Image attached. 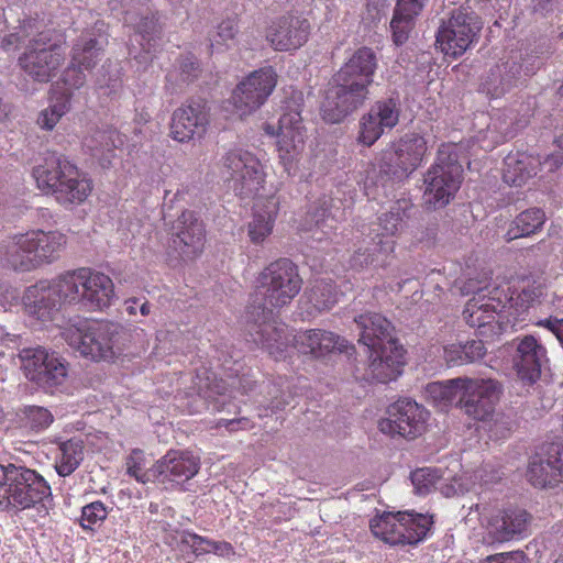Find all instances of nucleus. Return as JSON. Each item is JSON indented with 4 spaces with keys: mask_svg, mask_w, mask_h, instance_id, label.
Here are the masks:
<instances>
[{
    "mask_svg": "<svg viewBox=\"0 0 563 563\" xmlns=\"http://www.w3.org/2000/svg\"><path fill=\"white\" fill-rule=\"evenodd\" d=\"M378 56L368 46H361L345 58L332 75L320 107L327 124H341L352 118L372 98L378 70Z\"/></svg>",
    "mask_w": 563,
    "mask_h": 563,
    "instance_id": "1",
    "label": "nucleus"
},
{
    "mask_svg": "<svg viewBox=\"0 0 563 563\" xmlns=\"http://www.w3.org/2000/svg\"><path fill=\"white\" fill-rule=\"evenodd\" d=\"M424 135L408 131L388 143L380 152L377 164H369L365 170L363 189L368 199L377 200L380 195L401 184L423 164L428 153Z\"/></svg>",
    "mask_w": 563,
    "mask_h": 563,
    "instance_id": "2",
    "label": "nucleus"
},
{
    "mask_svg": "<svg viewBox=\"0 0 563 563\" xmlns=\"http://www.w3.org/2000/svg\"><path fill=\"white\" fill-rule=\"evenodd\" d=\"M302 279L297 265L287 257L271 263L260 274L257 286L246 306L247 320L273 319L275 309L291 302L299 294Z\"/></svg>",
    "mask_w": 563,
    "mask_h": 563,
    "instance_id": "3",
    "label": "nucleus"
},
{
    "mask_svg": "<svg viewBox=\"0 0 563 563\" xmlns=\"http://www.w3.org/2000/svg\"><path fill=\"white\" fill-rule=\"evenodd\" d=\"M128 341L125 328L113 321L73 317V349L95 362H115Z\"/></svg>",
    "mask_w": 563,
    "mask_h": 563,
    "instance_id": "4",
    "label": "nucleus"
},
{
    "mask_svg": "<svg viewBox=\"0 0 563 563\" xmlns=\"http://www.w3.org/2000/svg\"><path fill=\"white\" fill-rule=\"evenodd\" d=\"M303 97L301 92L291 95L282 102V114L275 125L266 123L265 132L277 136L279 163L288 176H296L305 150L307 130L301 118Z\"/></svg>",
    "mask_w": 563,
    "mask_h": 563,
    "instance_id": "5",
    "label": "nucleus"
},
{
    "mask_svg": "<svg viewBox=\"0 0 563 563\" xmlns=\"http://www.w3.org/2000/svg\"><path fill=\"white\" fill-rule=\"evenodd\" d=\"M463 173L457 151L451 145L441 144L434 162L423 175L426 209L435 211L445 208L460 190Z\"/></svg>",
    "mask_w": 563,
    "mask_h": 563,
    "instance_id": "6",
    "label": "nucleus"
},
{
    "mask_svg": "<svg viewBox=\"0 0 563 563\" xmlns=\"http://www.w3.org/2000/svg\"><path fill=\"white\" fill-rule=\"evenodd\" d=\"M0 510H23L43 503L51 487L35 471L14 464L0 466Z\"/></svg>",
    "mask_w": 563,
    "mask_h": 563,
    "instance_id": "7",
    "label": "nucleus"
},
{
    "mask_svg": "<svg viewBox=\"0 0 563 563\" xmlns=\"http://www.w3.org/2000/svg\"><path fill=\"white\" fill-rule=\"evenodd\" d=\"M484 21L472 7L460 5L442 20L435 33V46L451 58L463 56L481 37Z\"/></svg>",
    "mask_w": 563,
    "mask_h": 563,
    "instance_id": "8",
    "label": "nucleus"
},
{
    "mask_svg": "<svg viewBox=\"0 0 563 563\" xmlns=\"http://www.w3.org/2000/svg\"><path fill=\"white\" fill-rule=\"evenodd\" d=\"M69 294L68 273L52 280H41L26 292L27 311L42 322H51L57 328H64L68 323Z\"/></svg>",
    "mask_w": 563,
    "mask_h": 563,
    "instance_id": "9",
    "label": "nucleus"
},
{
    "mask_svg": "<svg viewBox=\"0 0 563 563\" xmlns=\"http://www.w3.org/2000/svg\"><path fill=\"white\" fill-rule=\"evenodd\" d=\"M67 236L59 231L36 230L15 236V249L9 253L14 269L30 272L52 263L67 245Z\"/></svg>",
    "mask_w": 563,
    "mask_h": 563,
    "instance_id": "10",
    "label": "nucleus"
},
{
    "mask_svg": "<svg viewBox=\"0 0 563 563\" xmlns=\"http://www.w3.org/2000/svg\"><path fill=\"white\" fill-rule=\"evenodd\" d=\"M462 383V394L455 408L474 422H497L495 416L504 395V385L495 378L455 377Z\"/></svg>",
    "mask_w": 563,
    "mask_h": 563,
    "instance_id": "11",
    "label": "nucleus"
},
{
    "mask_svg": "<svg viewBox=\"0 0 563 563\" xmlns=\"http://www.w3.org/2000/svg\"><path fill=\"white\" fill-rule=\"evenodd\" d=\"M401 114L402 102L396 89L372 101L357 120L356 144L371 148L399 124Z\"/></svg>",
    "mask_w": 563,
    "mask_h": 563,
    "instance_id": "12",
    "label": "nucleus"
},
{
    "mask_svg": "<svg viewBox=\"0 0 563 563\" xmlns=\"http://www.w3.org/2000/svg\"><path fill=\"white\" fill-rule=\"evenodd\" d=\"M206 242V225L200 214L194 210H183L170 228V239L166 250V263L176 268L201 255Z\"/></svg>",
    "mask_w": 563,
    "mask_h": 563,
    "instance_id": "13",
    "label": "nucleus"
},
{
    "mask_svg": "<svg viewBox=\"0 0 563 563\" xmlns=\"http://www.w3.org/2000/svg\"><path fill=\"white\" fill-rule=\"evenodd\" d=\"M222 167L229 175L228 181L234 195L241 200H251L264 189L266 173L260 158L243 148L228 151L221 158Z\"/></svg>",
    "mask_w": 563,
    "mask_h": 563,
    "instance_id": "14",
    "label": "nucleus"
},
{
    "mask_svg": "<svg viewBox=\"0 0 563 563\" xmlns=\"http://www.w3.org/2000/svg\"><path fill=\"white\" fill-rule=\"evenodd\" d=\"M115 299L112 279L88 267L73 269V303L89 311H103Z\"/></svg>",
    "mask_w": 563,
    "mask_h": 563,
    "instance_id": "15",
    "label": "nucleus"
},
{
    "mask_svg": "<svg viewBox=\"0 0 563 563\" xmlns=\"http://www.w3.org/2000/svg\"><path fill=\"white\" fill-rule=\"evenodd\" d=\"M278 75L271 65L245 76L233 89L230 101L240 115L252 114L268 100L276 88Z\"/></svg>",
    "mask_w": 563,
    "mask_h": 563,
    "instance_id": "16",
    "label": "nucleus"
},
{
    "mask_svg": "<svg viewBox=\"0 0 563 563\" xmlns=\"http://www.w3.org/2000/svg\"><path fill=\"white\" fill-rule=\"evenodd\" d=\"M292 347L302 355L324 363L335 355H344L349 362L357 361L356 347L345 338L323 329H310L292 335Z\"/></svg>",
    "mask_w": 563,
    "mask_h": 563,
    "instance_id": "17",
    "label": "nucleus"
},
{
    "mask_svg": "<svg viewBox=\"0 0 563 563\" xmlns=\"http://www.w3.org/2000/svg\"><path fill=\"white\" fill-rule=\"evenodd\" d=\"M527 478L541 489L555 488L563 484V442L544 441L530 456Z\"/></svg>",
    "mask_w": 563,
    "mask_h": 563,
    "instance_id": "18",
    "label": "nucleus"
},
{
    "mask_svg": "<svg viewBox=\"0 0 563 563\" xmlns=\"http://www.w3.org/2000/svg\"><path fill=\"white\" fill-rule=\"evenodd\" d=\"M210 124V107L202 97H190L176 108L169 122V136L179 143L202 139Z\"/></svg>",
    "mask_w": 563,
    "mask_h": 563,
    "instance_id": "19",
    "label": "nucleus"
},
{
    "mask_svg": "<svg viewBox=\"0 0 563 563\" xmlns=\"http://www.w3.org/2000/svg\"><path fill=\"white\" fill-rule=\"evenodd\" d=\"M311 24L299 11H288L274 18L265 29V40L276 52H292L309 40Z\"/></svg>",
    "mask_w": 563,
    "mask_h": 563,
    "instance_id": "20",
    "label": "nucleus"
},
{
    "mask_svg": "<svg viewBox=\"0 0 563 563\" xmlns=\"http://www.w3.org/2000/svg\"><path fill=\"white\" fill-rule=\"evenodd\" d=\"M21 368L27 379L41 386L59 385L67 375V366L55 352L42 346L20 351Z\"/></svg>",
    "mask_w": 563,
    "mask_h": 563,
    "instance_id": "21",
    "label": "nucleus"
},
{
    "mask_svg": "<svg viewBox=\"0 0 563 563\" xmlns=\"http://www.w3.org/2000/svg\"><path fill=\"white\" fill-rule=\"evenodd\" d=\"M366 355V376L372 382L387 384L404 373L407 364V350L400 343L385 344L363 351Z\"/></svg>",
    "mask_w": 563,
    "mask_h": 563,
    "instance_id": "22",
    "label": "nucleus"
},
{
    "mask_svg": "<svg viewBox=\"0 0 563 563\" xmlns=\"http://www.w3.org/2000/svg\"><path fill=\"white\" fill-rule=\"evenodd\" d=\"M273 319L246 320L249 327V342H253L258 349L266 352L275 361L285 360L288 356L292 338L283 327H277Z\"/></svg>",
    "mask_w": 563,
    "mask_h": 563,
    "instance_id": "23",
    "label": "nucleus"
},
{
    "mask_svg": "<svg viewBox=\"0 0 563 563\" xmlns=\"http://www.w3.org/2000/svg\"><path fill=\"white\" fill-rule=\"evenodd\" d=\"M532 516L522 508L509 507L494 515L487 526V538L490 543H504L518 540L527 534Z\"/></svg>",
    "mask_w": 563,
    "mask_h": 563,
    "instance_id": "24",
    "label": "nucleus"
},
{
    "mask_svg": "<svg viewBox=\"0 0 563 563\" xmlns=\"http://www.w3.org/2000/svg\"><path fill=\"white\" fill-rule=\"evenodd\" d=\"M529 78V73L511 54L500 66L489 69L481 84V90L490 98H499L512 88L525 86Z\"/></svg>",
    "mask_w": 563,
    "mask_h": 563,
    "instance_id": "25",
    "label": "nucleus"
},
{
    "mask_svg": "<svg viewBox=\"0 0 563 563\" xmlns=\"http://www.w3.org/2000/svg\"><path fill=\"white\" fill-rule=\"evenodd\" d=\"M69 164L62 161L56 154L45 158L43 165L33 169V176L40 189L46 194H53L60 202L70 201V178L68 176Z\"/></svg>",
    "mask_w": 563,
    "mask_h": 563,
    "instance_id": "26",
    "label": "nucleus"
},
{
    "mask_svg": "<svg viewBox=\"0 0 563 563\" xmlns=\"http://www.w3.org/2000/svg\"><path fill=\"white\" fill-rule=\"evenodd\" d=\"M64 60L65 56L59 45L40 47L35 42V46L20 57V65L32 78L46 82L56 75Z\"/></svg>",
    "mask_w": 563,
    "mask_h": 563,
    "instance_id": "27",
    "label": "nucleus"
},
{
    "mask_svg": "<svg viewBox=\"0 0 563 563\" xmlns=\"http://www.w3.org/2000/svg\"><path fill=\"white\" fill-rule=\"evenodd\" d=\"M354 321L360 332L358 345L362 351L399 342L394 324L380 313H362Z\"/></svg>",
    "mask_w": 563,
    "mask_h": 563,
    "instance_id": "28",
    "label": "nucleus"
},
{
    "mask_svg": "<svg viewBox=\"0 0 563 563\" xmlns=\"http://www.w3.org/2000/svg\"><path fill=\"white\" fill-rule=\"evenodd\" d=\"M545 356V349L533 335L519 340L512 361L517 376L525 385L531 386L540 379Z\"/></svg>",
    "mask_w": 563,
    "mask_h": 563,
    "instance_id": "29",
    "label": "nucleus"
},
{
    "mask_svg": "<svg viewBox=\"0 0 563 563\" xmlns=\"http://www.w3.org/2000/svg\"><path fill=\"white\" fill-rule=\"evenodd\" d=\"M125 136L117 129L96 130L82 140V150L102 169H110L115 158V150L124 145Z\"/></svg>",
    "mask_w": 563,
    "mask_h": 563,
    "instance_id": "30",
    "label": "nucleus"
},
{
    "mask_svg": "<svg viewBox=\"0 0 563 563\" xmlns=\"http://www.w3.org/2000/svg\"><path fill=\"white\" fill-rule=\"evenodd\" d=\"M428 4L429 0H396L389 22L390 37L396 46H402L409 41Z\"/></svg>",
    "mask_w": 563,
    "mask_h": 563,
    "instance_id": "31",
    "label": "nucleus"
},
{
    "mask_svg": "<svg viewBox=\"0 0 563 563\" xmlns=\"http://www.w3.org/2000/svg\"><path fill=\"white\" fill-rule=\"evenodd\" d=\"M161 472L158 482H175L177 484L188 482L200 470V457L186 450H169L157 460Z\"/></svg>",
    "mask_w": 563,
    "mask_h": 563,
    "instance_id": "32",
    "label": "nucleus"
},
{
    "mask_svg": "<svg viewBox=\"0 0 563 563\" xmlns=\"http://www.w3.org/2000/svg\"><path fill=\"white\" fill-rule=\"evenodd\" d=\"M395 242L383 239L379 234L364 239L350 257V266L355 271L369 267H382L386 264L387 256L394 252Z\"/></svg>",
    "mask_w": 563,
    "mask_h": 563,
    "instance_id": "33",
    "label": "nucleus"
},
{
    "mask_svg": "<svg viewBox=\"0 0 563 563\" xmlns=\"http://www.w3.org/2000/svg\"><path fill=\"white\" fill-rule=\"evenodd\" d=\"M103 56L102 43L96 37H82L73 45V90L86 81L85 70H91Z\"/></svg>",
    "mask_w": 563,
    "mask_h": 563,
    "instance_id": "34",
    "label": "nucleus"
},
{
    "mask_svg": "<svg viewBox=\"0 0 563 563\" xmlns=\"http://www.w3.org/2000/svg\"><path fill=\"white\" fill-rule=\"evenodd\" d=\"M261 391L265 393V400L262 405L263 408L260 409L258 418H273L275 416L276 421L285 420L286 418L280 412L294 399L288 379L279 376L276 379L263 382Z\"/></svg>",
    "mask_w": 563,
    "mask_h": 563,
    "instance_id": "35",
    "label": "nucleus"
},
{
    "mask_svg": "<svg viewBox=\"0 0 563 563\" xmlns=\"http://www.w3.org/2000/svg\"><path fill=\"white\" fill-rule=\"evenodd\" d=\"M133 30L131 41H135L139 46L145 47L147 52H161L165 23L162 22L158 11H151L141 15Z\"/></svg>",
    "mask_w": 563,
    "mask_h": 563,
    "instance_id": "36",
    "label": "nucleus"
},
{
    "mask_svg": "<svg viewBox=\"0 0 563 563\" xmlns=\"http://www.w3.org/2000/svg\"><path fill=\"white\" fill-rule=\"evenodd\" d=\"M540 162L526 153H509L504 158L503 179L514 187H521L538 174Z\"/></svg>",
    "mask_w": 563,
    "mask_h": 563,
    "instance_id": "37",
    "label": "nucleus"
},
{
    "mask_svg": "<svg viewBox=\"0 0 563 563\" xmlns=\"http://www.w3.org/2000/svg\"><path fill=\"white\" fill-rule=\"evenodd\" d=\"M278 210L279 201L274 196L255 209L253 219L247 224V236L253 244L261 245L272 234Z\"/></svg>",
    "mask_w": 563,
    "mask_h": 563,
    "instance_id": "38",
    "label": "nucleus"
},
{
    "mask_svg": "<svg viewBox=\"0 0 563 563\" xmlns=\"http://www.w3.org/2000/svg\"><path fill=\"white\" fill-rule=\"evenodd\" d=\"M416 207L409 199H398L394 201L389 210L377 218V227L382 230L378 233L383 239L385 236H396L400 234L408 225Z\"/></svg>",
    "mask_w": 563,
    "mask_h": 563,
    "instance_id": "39",
    "label": "nucleus"
},
{
    "mask_svg": "<svg viewBox=\"0 0 563 563\" xmlns=\"http://www.w3.org/2000/svg\"><path fill=\"white\" fill-rule=\"evenodd\" d=\"M547 214L540 207H530L519 212L509 223L504 240L511 242L517 239L529 238L542 231Z\"/></svg>",
    "mask_w": 563,
    "mask_h": 563,
    "instance_id": "40",
    "label": "nucleus"
},
{
    "mask_svg": "<svg viewBox=\"0 0 563 563\" xmlns=\"http://www.w3.org/2000/svg\"><path fill=\"white\" fill-rule=\"evenodd\" d=\"M51 104L42 110L37 118V124L45 130H53L60 118L68 111L70 102V88L64 79L52 85Z\"/></svg>",
    "mask_w": 563,
    "mask_h": 563,
    "instance_id": "41",
    "label": "nucleus"
},
{
    "mask_svg": "<svg viewBox=\"0 0 563 563\" xmlns=\"http://www.w3.org/2000/svg\"><path fill=\"white\" fill-rule=\"evenodd\" d=\"M486 352L482 339L459 340L444 346L443 358L449 367H455L478 362L484 358Z\"/></svg>",
    "mask_w": 563,
    "mask_h": 563,
    "instance_id": "42",
    "label": "nucleus"
},
{
    "mask_svg": "<svg viewBox=\"0 0 563 563\" xmlns=\"http://www.w3.org/2000/svg\"><path fill=\"white\" fill-rule=\"evenodd\" d=\"M554 52V45L550 40L540 38L522 45L512 54L522 64L523 69L533 77L553 56Z\"/></svg>",
    "mask_w": 563,
    "mask_h": 563,
    "instance_id": "43",
    "label": "nucleus"
},
{
    "mask_svg": "<svg viewBox=\"0 0 563 563\" xmlns=\"http://www.w3.org/2000/svg\"><path fill=\"white\" fill-rule=\"evenodd\" d=\"M386 413L388 417L377 422H427L430 417V411L411 397H399L387 407Z\"/></svg>",
    "mask_w": 563,
    "mask_h": 563,
    "instance_id": "44",
    "label": "nucleus"
},
{
    "mask_svg": "<svg viewBox=\"0 0 563 563\" xmlns=\"http://www.w3.org/2000/svg\"><path fill=\"white\" fill-rule=\"evenodd\" d=\"M462 394V383L455 378L428 383L423 389L424 398L438 410L448 411L455 407V399Z\"/></svg>",
    "mask_w": 563,
    "mask_h": 563,
    "instance_id": "45",
    "label": "nucleus"
},
{
    "mask_svg": "<svg viewBox=\"0 0 563 563\" xmlns=\"http://www.w3.org/2000/svg\"><path fill=\"white\" fill-rule=\"evenodd\" d=\"M339 210L340 207L335 206L334 199L323 195L309 206L306 213V222L309 223L310 227H316L327 233L329 230L335 228V213Z\"/></svg>",
    "mask_w": 563,
    "mask_h": 563,
    "instance_id": "46",
    "label": "nucleus"
},
{
    "mask_svg": "<svg viewBox=\"0 0 563 563\" xmlns=\"http://www.w3.org/2000/svg\"><path fill=\"white\" fill-rule=\"evenodd\" d=\"M126 474L137 483L147 484L158 482L162 471H158L157 461L148 467L146 454L141 449H133L125 457Z\"/></svg>",
    "mask_w": 563,
    "mask_h": 563,
    "instance_id": "47",
    "label": "nucleus"
},
{
    "mask_svg": "<svg viewBox=\"0 0 563 563\" xmlns=\"http://www.w3.org/2000/svg\"><path fill=\"white\" fill-rule=\"evenodd\" d=\"M401 529L405 537V545H415L428 536L433 525L431 516L415 511H402L400 515Z\"/></svg>",
    "mask_w": 563,
    "mask_h": 563,
    "instance_id": "48",
    "label": "nucleus"
},
{
    "mask_svg": "<svg viewBox=\"0 0 563 563\" xmlns=\"http://www.w3.org/2000/svg\"><path fill=\"white\" fill-rule=\"evenodd\" d=\"M340 292L332 279H317L310 289L309 300L319 311L332 309L339 300Z\"/></svg>",
    "mask_w": 563,
    "mask_h": 563,
    "instance_id": "49",
    "label": "nucleus"
},
{
    "mask_svg": "<svg viewBox=\"0 0 563 563\" xmlns=\"http://www.w3.org/2000/svg\"><path fill=\"white\" fill-rule=\"evenodd\" d=\"M177 78L181 84H195L203 73L202 62L191 52H185L176 58Z\"/></svg>",
    "mask_w": 563,
    "mask_h": 563,
    "instance_id": "50",
    "label": "nucleus"
},
{
    "mask_svg": "<svg viewBox=\"0 0 563 563\" xmlns=\"http://www.w3.org/2000/svg\"><path fill=\"white\" fill-rule=\"evenodd\" d=\"M464 321L472 328H477V334L479 336L487 335V329L493 330L494 316L492 311L485 306H471L467 303L463 310Z\"/></svg>",
    "mask_w": 563,
    "mask_h": 563,
    "instance_id": "51",
    "label": "nucleus"
},
{
    "mask_svg": "<svg viewBox=\"0 0 563 563\" xmlns=\"http://www.w3.org/2000/svg\"><path fill=\"white\" fill-rule=\"evenodd\" d=\"M239 33V23L236 16H229L222 20L214 33L209 34V48L211 53L217 51H224L229 47L228 42L233 41Z\"/></svg>",
    "mask_w": 563,
    "mask_h": 563,
    "instance_id": "52",
    "label": "nucleus"
},
{
    "mask_svg": "<svg viewBox=\"0 0 563 563\" xmlns=\"http://www.w3.org/2000/svg\"><path fill=\"white\" fill-rule=\"evenodd\" d=\"M443 477V471L438 467H420L410 473L415 490L419 495L429 494Z\"/></svg>",
    "mask_w": 563,
    "mask_h": 563,
    "instance_id": "53",
    "label": "nucleus"
},
{
    "mask_svg": "<svg viewBox=\"0 0 563 563\" xmlns=\"http://www.w3.org/2000/svg\"><path fill=\"white\" fill-rule=\"evenodd\" d=\"M401 514L402 511L384 512L383 515L373 518L369 521L372 533L385 542V537L390 533L393 527L397 526L399 529H401Z\"/></svg>",
    "mask_w": 563,
    "mask_h": 563,
    "instance_id": "54",
    "label": "nucleus"
},
{
    "mask_svg": "<svg viewBox=\"0 0 563 563\" xmlns=\"http://www.w3.org/2000/svg\"><path fill=\"white\" fill-rule=\"evenodd\" d=\"M107 516L108 510L104 504L93 501L82 507L79 523L85 530H92V526L104 521Z\"/></svg>",
    "mask_w": 563,
    "mask_h": 563,
    "instance_id": "55",
    "label": "nucleus"
},
{
    "mask_svg": "<svg viewBox=\"0 0 563 563\" xmlns=\"http://www.w3.org/2000/svg\"><path fill=\"white\" fill-rule=\"evenodd\" d=\"M92 188V179L86 174H82L78 167L73 164V202L75 200L78 202L85 201L91 194Z\"/></svg>",
    "mask_w": 563,
    "mask_h": 563,
    "instance_id": "56",
    "label": "nucleus"
},
{
    "mask_svg": "<svg viewBox=\"0 0 563 563\" xmlns=\"http://www.w3.org/2000/svg\"><path fill=\"white\" fill-rule=\"evenodd\" d=\"M101 78L99 84L101 87L109 89V95L117 92L122 87V68L112 63H104L101 67Z\"/></svg>",
    "mask_w": 563,
    "mask_h": 563,
    "instance_id": "57",
    "label": "nucleus"
},
{
    "mask_svg": "<svg viewBox=\"0 0 563 563\" xmlns=\"http://www.w3.org/2000/svg\"><path fill=\"white\" fill-rule=\"evenodd\" d=\"M515 290H511L510 287L507 289H501L499 287H495L489 291L488 300L490 302L485 303V306L493 312L498 314L506 312L509 306V302L514 300Z\"/></svg>",
    "mask_w": 563,
    "mask_h": 563,
    "instance_id": "58",
    "label": "nucleus"
},
{
    "mask_svg": "<svg viewBox=\"0 0 563 563\" xmlns=\"http://www.w3.org/2000/svg\"><path fill=\"white\" fill-rule=\"evenodd\" d=\"M199 543H206V545L210 547V549H198L199 554H208L213 553L218 556L222 558H231L235 555V549L232 543L228 541H216L209 538H196Z\"/></svg>",
    "mask_w": 563,
    "mask_h": 563,
    "instance_id": "59",
    "label": "nucleus"
},
{
    "mask_svg": "<svg viewBox=\"0 0 563 563\" xmlns=\"http://www.w3.org/2000/svg\"><path fill=\"white\" fill-rule=\"evenodd\" d=\"M382 433L390 437L395 434L401 437L416 438L417 433L426 430V424H378Z\"/></svg>",
    "mask_w": 563,
    "mask_h": 563,
    "instance_id": "60",
    "label": "nucleus"
},
{
    "mask_svg": "<svg viewBox=\"0 0 563 563\" xmlns=\"http://www.w3.org/2000/svg\"><path fill=\"white\" fill-rule=\"evenodd\" d=\"M19 418L29 422H53L52 413L46 408L37 406L25 407Z\"/></svg>",
    "mask_w": 563,
    "mask_h": 563,
    "instance_id": "61",
    "label": "nucleus"
},
{
    "mask_svg": "<svg viewBox=\"0 0 563 563\" xmlns=\"http://www.w3.org/2000/svg\"><path fill=\"white\" fill-rule=\"evenodd\" d=\"M128 54L131 59H134L143 69H146L152 63L153 58L158 52H147L145 47L135 46L131 44L128 47Z\"/></svg>",
    "mask_w": 563,
    "mask_h": 563,
    "instance_id": "62",
    "label": "nucleus"
},
{
    "mask_svg": "<svg viewBox=\"0 0 563 563\" xmlns=\"http://www.w3.org/2000/svg\"><path fill=\"white\" fill-rule=\"evenodd\" d=\"M528 558L523 551H512L489 555L484 563H527Z\"/></svg>",
    "mask_w": 563,
    "mask_h": 563,
    "instance_id": "63",
    "label": "nucleus"
},
{
    "mask_svg": "<svg viewBox=\"0 0 563 563\" xmlns=\"http://www.w3.org/2000/svg\"><path fill=\"white\" fill-rule=\"evenodd\" d=\"M538 324L551 331L563 347V319L550 317L539 321Z\"/></svg>",
    "mask_w": 563,
    "mask_h": 563,
    "instance_id": "64",
    "label": "nucleus"
}]
</instances>
